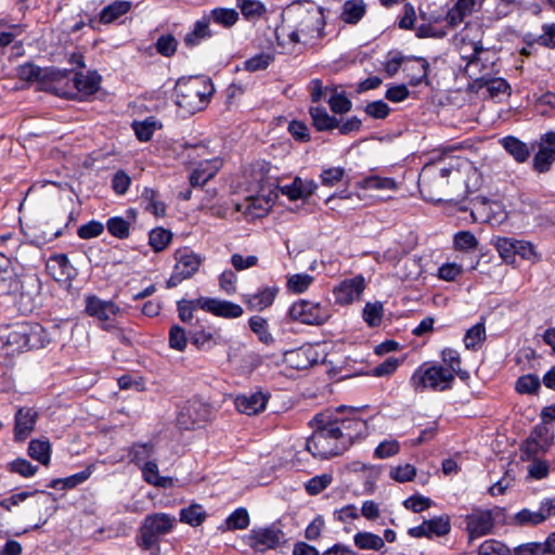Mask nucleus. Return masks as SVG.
<instances>
[{
  "label": "nucleus",
  "mask_w": 555,
  "mask_h": 555,
  "mask_svg": "<svg viewBox=\"0 0 555 555\" xmlns=\"http://www.w3.org/2000/svg\"><path fill=\"white\" fill-rule=\"evenodd\" d=\"M172 234L163 228L154 229L150 232V245L155 251L164 250L170 243Z\"/></svg>",
  "instance_id": "nucleus-54"
},
{
  "label": "nucleus",
  "mask_w": 555,
  "mask_h": 555,
  "mask_svg": "<svg viewBox=\"0 0 555 555\" xmlns=\"http://www.w3.org/2000/svg\"><path fill=\"white\" fill-rule=\"evenodd\" d=\"M501 144L517 163H525L530 156L528 145L516 137H505L501 140Z\"/></svg>",
  "instance_id": "nucleus-30"
},
{
  "label": "nucleus",
  "mask_w": 555,
  "mask_h": 555,
  "mask_svg": "<svg viewBox=\"0 0 555 555\" xmlns=\"http://www.w3.org/2000/svg\"><path fill=\"white\" fill-rule=\"evenodd\" d=\"M154 451V444L151 442L146 443H134L129 450V456L131 462L141 464L145 460L152 456Z\"/></svg>",
  "instance_id": "nucleus-56"
},
{
  "label": "nucleus",
  "mask_w": 555,
  "mask_h": 555,
  "mask_svg": "<svg viewBox=\"0 0 555 555\" xmlns=\"http://www.w3.org/2000/svg\"><path fill=\"white\" fill-rule=\"evenodd\" d=\"M249 327L263 344L269 345L273 341V337L268 331V323L263 318L258 315L251 317L249 319Z\"/></svg>",
  "instance_id": "nucleus-55"
},
{
  "label": "nucleus",
  "mask_w": 555,
  "mask_h": 555,
  "mask_svg": "<svg viewBox=\"0 0 555 555\" xmlns=\"http://www.w3.org/2000/svg\"><path fill=\"white\" fill-rule=\"evenodd\" d=\"M101 76L96 72L76 73L73 86L76 91L86 95L94 94L100 88Z\"/></svg>",
  "instance_id": "nucleus-27"
},
{
  "label": "nucleus",
  "mask_w": 555,
  "mask_h": 555,
  "mask_svg": "<svg viewBox=\"0 0 555 555\" xmlns=\"http://www.w3.org/2000/svg\"><path fill=\"white\" fill-rule=\"evenodd\" d=\"M31 508L38 514V522L31 528H40L56 512L55 498L52 493L42 492L41 495L33 502Z\"/></svg>",
  "instance_id": "nucleus-23"
},
{
  "label": "nucleus",
  "mask_w": 555,
  "mask_h": 555,
  "mask_svg": "<svg viewBox=\"0 0 555 555\" xmlns=\"http://www.w3.org/2000/svg\"><path fill=\"white\" fill-rule=\"evenodd\" d=\"M108 232L118 238H126L129 236V222L121 217H112L106 223Z\"/></svg>",
  "instance_id": "nucleus-59"
},
{
  "label": "nucleus",
  "mask_w": 555,
  "mask_h": 555,
  "mask_svg": "<svg viewBox=\"0 0 555 555\" xmlns=\"http://www.w3.org/2000/svg\"><path fill=\"white\" fill-rule=\"evenodd\" d=\"M317 189L318 184L313 180H302L299 177H296L292 183L280 186L281 193L291 201L306 199L311 196Z\"/></svg>",
  "instance_id": "nucleus-21"
},
{
  "label": "nucleus",
  "mask_w": 555,
  "mask_h": 555,
  "mask_svg": "<svg viewBox=\"0 0 555 555\" xmlns=\"http://www.w3.org/2000/svg\"><path fill=\"white\" fill-rule=\"evenodd\" d=\"M478 555H512V550L503 542L490 539L480 544Z\"/></svg>",
  "instance_id": "nucleus-52"
},
{
  "label": "nucleus",
  "mask_w": 555,
  "mask_h": 555,
  "mask_svg": "<svg viewBox=\"0 0 555 555\" xmlns=\"http://www.w3.org/2000/svg\"><path fill=\"white\" fill-rule=\"evenodd\" d=\"M70 264L64 254L51 256L47 261V271L55 281H64L70 274Z\"/></svg>",
  "instance_id": "nucleus-29"
},
{
  "label": "nucleus",
  "mask_w": 555,
  "mask_h": 555,
  "mask_svg": "<svg viewBox=\"0 0 555 555\" xmlns=\"http://www.w3.org/2000/svg\"><path fill=\"white\" fill-rule=\"evenodd\" d=\"M485 339V322H479L466 331L464 336V344L466 349L476 350Z\"/></svg>",
  "instance_id": "nucleus-42"
},
{
  "label": "nucleus",
  "mask_w": 555,
  "mask_h": 555,
  "mask_svg": "<svg viewBox=\"0 0 555 555\" xmlns=\"http://www.w3.org/2000/svg\"><path fill=\"white\" fill-rule=\"evenodd\" d=\"M354 545L360 550L379 551L384 547V539L375 533L361 531L353 537Z\"/></svg>",
  "instance_id": "nucleus-39"
},
{
  "label": "nucleus",
  "mask_w": 555,
  "mask_h": 555,
  "mask_svg": "<svg viewBox=\"0 0 555 555\" xmlns=\"http://www.w3.org/2000/svg\"><path fill=\"white\" fill-rule=\"evenodd\" d=\"M288 314L293 320H297L301 323L320 325L331 318V310L327 306L300 300L289 308Z\"/></svg>",
  "instance_id": "nucleus-8"
},
{
  "label": "nucleus",
  "mask_w": 555,
  "mask_h": 555,
  "mask_svg": "<svg viewBox=\"0 0 555 555\" xmlns=\"http://www.w3.org/2000/svg\"><path fill=\"white\" fill-rule=\"evenodd\" d=\"M366 4L363 0H348L344 3L340 18L347 24H357L365 14Z\"/></svg>",
  "instance_id": "nucleus-34"
},
{
  "label": "nucleus",
  "mask_w": 555,
  "mask_h": 555,
  "mask_svg": "<svg viewBox=\"0 0 555 555\" xmlns=\"http://www.w3.org/2000/svg\"><path fill=\"white\" fill-rule=\"evenodd\" d=\"M209 24L210 18L206 16L197 21L194 25L193 30L186 34L184 38L185 44L189 47H194L198 44L203 39L209 38L211 36Z\"/></svg>",
  "instance_id": "nucleus-38"
},
{
  "label": "nucleus",
  "mask_w": 555,
  "mask_h": 555,
  "mask_svg": "<svg viewBox=\"0 0 555 555\" xmlns=\"http://www.w3.org/2000/svg\"><path fill=\"white\" fill-rule=\"evenodd\" d=\"M313 278L307 273L293 274L287 280V286L294 293H304L312 283Z\"/></svg>",
  "instance_id": "nucleus-64"
},
{
  "label": "nucleus",
  "mask_w": 555,
  "mask_h": 555,
  "mask_svg": "<svg viewBox=\"0 0 555 555\" xmlns=\"http://www.w3.org/2000/svg\"><path fill=\"white\" fill-rule=\"evenodd\" d=\"M70 70L56 67L41 68L33 63H25L17 67V76L25 81H37L40 88L59 96L72 98Z\"/></svg>",
  "instance_id": "nucleus-3"
},
{
  "label": "nucleus",
  "mask_w": 555,
  "mask_h": 555,
  "mask_svg": "<svg viewBox=\"0 0 555 555\" xmlns=\"http://www.w3.org/2000/svg\"><path fill=\"white\" fill-rule=\"evenodd\" d=\"M365 288V280L362 275L346 279L340 282L333 291L335 302L339 305H350L360 299Z\"/></svg>",
  "instance_id": "nucleus-13"
},
{
  "label": "nucleus",
  "mask_w": 555,
  "mask_h": 555,
  "mask_svg": "<svg viewBox=\"0 0 555 555\" xmlns=\"http://www.w3.org/2000/svg\"><path fill=\"white\" fill-rule=\"evenodd\" d=\"M205 517L206 514L201 505H191L180 511V520L193 527L199 526Z\"/></svg>",
  "instance_id": "nucleus-49"
},
{
  "label": "nucleus",
  "mask_w": 555,
  "mask_h": 555,
  "mask_svg": "<svg viewBox=\"0 0 555 555\" xmlns=\"http://www.w3.org/2000/svg\"><path fill=\"white\" fill-rule=\"evenodd\" d=\"M555 162V150L544 147L541 144L538 153L533 157V168L538 172H546L551 165Z\"/></svg>",
  "instance_id": "nucleus-43"
},
{
  "label": "nucleus",
  "mask_w": 555,
  "mask_h": 555,
  "mask_svg": "<svg viewBox=\"0 0 555 555\" xmlns=\"http://www.w3.org/2000/svg\"><path fill=\"white\" fill-rule=\"evenodd\" d=\"M276 292V288H263L254 295L247 296L246 304L249 309L261 311L272 305Z\"/></svg>",
  "instance_id": "nucleus-35"
},
{
  "label": "nucleus",
  "mask_w": 555,
  "mask_h": 555,
  "mask_svg": "<svg viewBox=\"0 0 555 555\" xmlns=\"http://www.w3.org/2000/svg\"><path fill=\"white\" fill-rule=\"evenodd\" d=\"M28 455L47 466L51 459V444L48 438H38L30 440L27 449Z\"/></svg>",
  "instance_id": "nucleus-31"
},
{
  "label": "nucleus",
  "mask_w": 555,
  "mask_h": 555,
  "mask_svg": "<svg viewBox=\"0 0 555 555\" xmlns=\"http://www.w3.org/2000/svg\"><path fill=\"white\" fill-rule=\"evenodd\" d=\"M327 103L331 111L335 114H346L352 107L351 101L344 93H339L334 87L331 88V96Z\"/></svg>",
  "instance_id": "nucleus-44"
},
{
  "label": "nucleus",
  "mask_w": 555,
  "mask_h": 555,
  "mask_svg": "<svg viewBox=\"0 0 555 555\" xmlns=\"http://www.w3.org/2000/svg\"><path fill=\"white\" fill-rule=\"evenodd\" d=\"M496 250L501 258L507 262L513 263L516 257V240L509 237H499L495 243Z\"/></svg>",
  "instance_id": "nucleus-47"
},
{
  "label": "nucleus",
  "mask_w": 555,
  "mask_h": 555,
  "mask_svg": "<svg viewBox=\"0 0 555 555\" xmlns=\"http://www.w3.org/2000/svg\"><path fill=\"white\" fill-rule=\"evenodd\" d=\"M131 9L130 1H114L113 3L103 8L100 14V21L103 24H111L120 16L128 13Z\"/></svg>",
  "instance_id": "nucleus-37"
},
{
  "label": "nucleus",
  "mask_w": 555,
  "mask_h": 555,
  "mask_svg": "<svg viewBox=\"0 0 555 555\" xmlns=\"http://www.w3.org/2000/svg\"><path fill=\"white\" fill-rule=\"evenodd\" d=\"M284 533L276 527L253 529L248 535L249 545L258 551L266 552L280 545Z\"/></svg>",
  "instance_id": "nucleus-12"
},
{
  "label": "nucleus",
  "mask_w": 555,
  "mask_h": 555,
  "mask_svg": "<svg viewBox=\"0 0 555 555\" xmlns=\"http://www.w3.org/2000/svg\"><path fill=\"white\" fill-rule=\"evenodd\" d=\"M284 25L276 29L275 37L280 46L285 44V38L291 43L308 44L324 36V11L310 1H296L285 10Z\"/></svg>",
  "instance_id": "nucleus-1"
},
{
  "label": "nucleus",
  "mask_w": 555,
  "mask_h": 555,
  "mask_svg": "<svg viewBox=\"0 0 555 555\" xmlns=\"http://www.w3.org/2000/svg\"><path fill=\"white\" fill-rule=\"evenodd\" d=\"M429 64L423 57L405 56L403 72L413 86L420 85L428 73Z\"/></svg>",
  "instance_id": "nucleus-25"
},
{
  "label": "nucleus",
  "mask_w": 555,
  "mask_h": 555,
  "mask_svg": "<svg viewBox=\"0 0 555 555\" xmlns=\"http://www.w3.org/2000/svg\"><path fill=\"white\" fill-rule=\"evenodd\" d=\"M383 305L379 301L367 302L363 309V319L369 326H378L383 318Z\"/></svg>",
  "instance_id": "nucleus-53"
},
{
  "label": "nucleus",
  "mask_w": 555,
  "mask_h": 555,
  "mask_svg": "<svg viewBox=\"0 0 555 555\" xmlns=\"http://www.w3.org/2000/svg\"><path fill=\"white\" fill-rule=\"evenodd\" d=\"M38 412L33 408H20L14 417V440L25 441L35 429Z\"/></svg>",
  "instance_id": "nucleus-18"
},
{
  "label": "nucleus",
  "mask_w": 555,
  "mask_h": 555,
  "mask_svg": "<svg viewBox=\"0 0 555 555\" xmlns=\"http://www.w3.org/2000/svg\"><path fill=\"white\" fill-rule=\"evenodd\" d=\"M333 478L328 474H323L311 478L306 483V491L311 495H317L325 490L332 482Z\"/></svg>",
  "instance_id": "nucleus-63"
},
{
  "label": "nucleus",
  "mask_w": 555,
  "mask_h": 555,
  "mask_svg": "<svg viewBox=\"0 0 555 555\" xmlns=\"http://www.w3.org/2000/svg\"><path fill=\"white\" fill-rule=\"evenodd\" d=\"M249 525V515L243 507L235 509L227 518V528L230 530L245 529Z\"/></svg>",
  "instance_id": "nucleus-60"
},
{
  "label": "nucleus",
  "mask_w": 555,
  "mask_h": 555,
  "mask_svg": "<svg viewBox=\"0 0 555 555\" xmlns=\"http://www.w3.org/2000/svg\"><path fill=\"white\" fill-rule=\"evenodd\" d=\"M467 36L461 35L462 46L460 47L461 55L464 60L467 61L465 66V72L469 77L475 75L470 72L472 66L477 62L478 54L483 50L481 41L468 40L466 42Z\"/></svg>",
  "instance_id": "nucleus-28"
},
{
  "label": "nucleus",
  "mask_w": 555,
  "mask_h": 555,
  "mask_svg": "<svg viewBox=\"0 0 555 555\" xmlns=\"http://www.w3.org/2000/svg\"><path fill=\"white\" fill-rule=\"evenodd\" d=\"M176 260L175 270L178 274L182 275V279H189L194 275L202 263V259L198 255L186 249L178 250Z\"/></svg>",
  "instance_id": "nucleus-24"
},
{
  "label": "nucleus",
  "mask_w": 555,
  "mask_h": 555,
  "mask_svg": "<svg viewBox=\"0 0 555 555\" xmlns=\"http://www.w3.org/2000/svg\"><path fill=\"white\" fill-rule=\"evenodd\" d=\"M416 476V468L411 464H403L391 467L389 477L397 482L411 481Z\"/></svg>",
  "instance_id": "nucleus-57"
},
{
  "label": "nucleus",
  "mask_w": 555,
  "mask_h": 555,
  "mask_svg": "<svg viewBox=\"0 0 555 555\" xmlns=\"http://www.w3.org/2000/svg\"><path fill=\"white\" fill-rule=\"evenodd\" d=\"M332 425L346 449L366 433V423L353 416L339 417L332 414Z\"/></svg>",
  "instance_id": "nucleus-10"
},
{
  "label": "nucleus",
  "mask_w": 555,
  "mask_h": 555,
  "mask_svg": "<svg viewBox=\"0 0 555 555\" xmlns=\"http://www.w3.org/2000/svg\"><path fill=\"white\" fill-rule=\"evenodd\" d=\"M142 474L146 482L158 487L166 486V478L159 476L158 466L155 462H145Z\"/></svg>",
  "instance_id": "nucleus-61"
},
{
  "label": "nucleus",
  "mask_w": 555,
  "mask_h": 555,
  "mask_svg": "<svg viewBox=\"0 0 555 555\" xmlns=\"http://www.w3.org/2000/svg\"><path fill=\"white\" fill-rule=\"evenodd\" d=\"M221 166L222 160L220 158L201 162L190 175V184L193 188L204 185L216 176Z\"/></svg>",
  "instance_id": "nucleus-22"
},
{
  "label": "nucleus",
  "mask_w": 555,
  "mask_h": 555,
  "mask_svg": "<svg viewBox=\"0 0 555 555\" xmlns=\"http://www.w3.org/2000/svg\"><path fill=\"white\" fill-rule=\"evenodd\" d=\"M514 521L518 526H537L545 521V516L538 511L524 508L515 514Z\"/></svg>",
  "instance_id": "nucleus-46"
},
{
  "label": "nucleus",
  "mask_w": 555,
  "mask_h": 555,
  "mask_svg": "<svg viewBox=\"0 0 555 555\" xmlns=\"http://www.w3.org/2000/svg\"><path fill=\"white\" fill-rule=\"evenodd\" d=\"M451 530L448 517L439 516L429 520H424L420 526L409 529V535L413 538L443 537Z\"/></svg>",
  "instance_id": "nucleus-17"
},
{
  "label": "nucleus",
  "mask_w": 555,
  "mask_h": 555,
  "mask_svg": "<svg viewBox=\"0 0 555 555\" xmlns=\"http://www.w3.org/2000/svg\"><path fill=\"white\" fill-rule=\"evenodd\" d=\"M26 335L25 323L17 324L8 333L7 345L16 351L26 350Z\"/></svg>",
  "instance_id": "nucleus-48"
},
{
  "label": "nucleus",
  "mask_w": 555,
  "mask_h": 555,
  "mask_svg": "<svg viewBox=\"0 0 555 555\" xmlns=\"http://www.w3.org/2000/svg\"><path fill=\"white\" fill-rule=\"evenodd\" d=\"M210 21L222 25L223 27L233 26L238 20V13L234 9L218 8L214 9L208 16Z\"/></svg>",
  "instance_id": "nucleus-45"
},
{
  "label": "nucleus",
  "mask_w": 555,
  "mask_h": 555,
  "mask_svg": "<svg viewBox=\"0 0 555 555\" xmlns=\"http://www.w3.org/2000/svg\"><path fill=\"white\" fill-rule=\"evenodd\" d=\"M85 304L86 313L102 322L103 330L111 331L115 327L112 320L120 312V308L114 301L101 299L95 295H87Z\"/></svg>",
  "instance_id": "nucleus-9"
},
{
  "label": "nucleus",
  "mask_w": 555,
  "mask_h": 555,
  "mask_svg": "<svg viewBox=\"0 0 555 555\" xmlns=\"http://www.w3.org/2000/svg\"><path fill=\"white\" fill-rule=\"evenodd\" d=\"M178 42L176 38L170 35H162L155 42L156 51L164 56H172L177 51Z\"/></svg>",
  "instance_id": "nucleus-58"
},
{
  "label": "nucleus",
  "mask_w": 555,
  "mask_h": 555,
  "mask_svg": "<svg viewBox=\"0 0 555 555\" xmlns=\"http://www.w3.org/2000/svg\"><path fill=\"white\" fill-rule=\"evenodd\" d=\"M274 61V55L269 52H261L244 62V68L248 72L266 69Z\"/></svg>",
  "instance_id": "nucleus-51"
},
{
  "label": "nucleus",
  "mask_w": 555,
  "mask_h": 555,
  "mask_svg": "<svg viewBox=\"0 0 555 555\" xmlns=\"http://www.w3.org/2000/svg\"><path fill=\"white\" fill-rule=\"evenodd\" d=\"M271 208L270 199L261 196H251L244 203L236 205V210L243 212L250 219L262 218Z\"/></svg>",
  "instance_id": "nucleus-26"
},
{
  "label": "nucleus",
  "mask_w": 555,
  "mask_h": 555,
  "mask_svg": "<svg viewBox=\"0 0 555 555\" xmlns=\"http://www.w3.org/2000/svg\"><path fill=\"white\" fill-rule=\"evenodd\" d=\"M236 2H237V5L241 9L242 14L247 20L259 18L266 12V8H264V5L260 1H257V0H236Z\"/></svg>",
  "instance_id": "nucleus-50"
},
{
  "label": "nucleus",
  "mask_w": 555,
  "mask_h": 555,
  "mask_svg": "<svg viewBox=\"0 0 555 555\" xmlns=\"http://www.w3.org/2000/svg\"><path fill=\"white\" fill-rule=\"evenodd\" d=\"M209 416L208 406L197 400L189 401L179 412L177 423L182 429H192L199 426Z\"/></svg>",
  "instance_id": "nucleus-11"
},
{
  "label": "nucleus",
  "mask_w": 555,
  "mask_h": 555,
  "mask_svg": "<svg viewBox=\"0 0 555 555\" xmlns=\"http://www.w3.org/2000/svg\"><path fill=\"white\" fill-rule=\"evenodd\" d=\"M465 522L470 541L491 533L494 527L491 511H474L465 517Z\"/></svg>",
  "instance_id": "nucleus-15"
},
{
  "label": "nucleus",
  "mask_w": 555,
  "mask_h": 555,
  "mask_svg": "<svg viewBox=\"0 0 555 555\" xmlns=\"http://www.w3.org/2000/svg\"><path fill=\"white\" fill-rule=\"evenodd\" d=\"M315 429L306 442L307 450L315 459H330L347 450L332 425V413L322 412L314 416Z\"/></svg>",
  "instance_id": "nucleus-2"
},
{
  "label": "nucleus",
  "mask_w": 555,
  "mask_h": 555,
  "mask_svg": "<svg viewBox=\"0 0 555 555\" xmlns=\"http://www.w3.org/2000/svg\"><path fill=\"white\" fill-rule=\"evenodd\" d=\"M285 362L293 369L306 370L319 362V352L311 344L288 350L284 353Z\"/></svg>",
  "instance_id": "nucleus-16"
},
{
  "label": "nucleus",
  "mask_w": 555,
  "mask_h": 555,
  "mask_svg": "<svg viewBox=\"0 0 555 555\" xmlns=\"http://www.w3.org/2000/svg\"><path fill=\"white\" fill-rule=\"evenodd\" d=\"M176 522V517L166 513L146 515L135 537L137 545L151 555H159V540L173 530Z\"/></svg>",
  "instance_id": "nucleus-5"
},
{
  "label": "nucleus",
  "mask_w": 555,
  "mask_h": 555,
  "mask_svg": "<svg viewBox=\"0 0 555 555\" xmlns=\"http://www.w3.org/2000/svg\"><path fill=\"white\" fill-rule=\"evenodd\" d=\"M13 251H0V296L9 295L20 288V281L11 262Z\"/></svg>",
  "instance_id": "nucleus-19"
},
{
  "label": "nucleus",
  "mask_w": 555,
  "mask_h": 555,
  "mask_svg": "<svg viewBox=\"0 0 555 555\" xmlns=\"http://www.w3.org/2000/svg\"><path fill=\"white\" fill-rule=\"evenodd\" d=\"M310 116L318 131H331L339 126V119L331 116L324 107H310Z\"/></svg>",
  "instance_id": "nucleus-33"
},
{
  "label": "nucleus",
  "mask_w": 555,
  "mask_h": 555,
  "mask_svg": "<svg viewBox=\"0 0 555 555\" xmlns=\"http://www.w3.org/2000/svg\"><path fill=\"white\" fill-rule=\"evenodd\" d=\"M267 402L268 396L260 391L241 395L235 399L236 409L247 415H255L262 412L266 409Z\"/></svg>",
  "instance_id": "nucleus-20"
},
{
  "label": "nucleus",
  "mask_w": 555,
  "mask_h": 555,
  "mask_svg": "<svg viewBox=\"0 0 555 555\" xmlns=\"http://www.w3.org/2000/svg\"><path fill=\"white\" fill-rule=\"evenodd\" d=\"M442 361L446 364V369L451 371V375L455 378L457 375L461 379H467L469 373L461 369V357L460 353L451 348H446L441 352Z\"/></svg>",
  "instance_id": "nucleus-36"
},
{
  "label": "nucleus",
  "mask_w": 555,
  "mask_h": 555,
  "mask_svg": "<svg viewBox=\"0 0 555 555\" xmlns=\"http://www.w3.org/2000/svg\"><path fill=\"white\" fill-rule=\"evenodd\" d=\"M359 184L364 190L395 191L398 188L397 182L393 179L378 176L367 177Z\"/></svg>",
  "instance_id": "nucleus-41"
},
{
  "label": "nucleus",
  "mask_w": 555,
  "mask_h": 555,
  "mask_svg": "<svg viewBox=\"0 0 555 555\" xmlns=\"http://www.w3.org/2000/svg\"><path fill=\"white\" fill-rule=\"evenodd\" d=\"M26 330V349H39L50 343V337L46 330L39 324L25 323Z\"/></svg>",
  "instance_id": "nucleus-32"
},
{
  "label": "nucleus",
  "mask_w": 555,
  "mask_h": 555,
  "mask_svg": "<svg viewBox=\"0 0 555 555\" xmlns=\"http://www.w3.org/2000/svg\"><path fill=\"white\" fill-rule=\"evenodd\" d=\"M176 103L185 114H194L206 107L214 93L210 79L203 76L180 78L175 87Z\"/></svg>",
  "instance_id": "nucleus-4"
},
{
  "label": "nucleus",
  "mask_w": 555,
  "mask_h": 555,
  "mask_svg": "<svg viewBox=\"0 0 555 555\" xmlns=\"http://www.w3.org/2000/svg\"><path fill=\"white\" fill-rule=\"evenodd\" d=\"M541 386L540 379L535 375H524L516 382V390L519 393H534Z\"/></svg>",
  "instance_id": "nucleus-62"
},
{
  "label": "nucleus",
  "mask_w": 555,
  "mask_h": 555,
  "mask_svg": "<svg viewBox=\"0 0 555 555\" xmlns=\"http://www.w3.org/2000/svg\"><path fill=\"white\" fill-rule=\"evenodd\" d=\"M197 305L204 311L228 319L238 318L244 312L240 305L217 298L201 297L197 298Z\"/></svg>",
  "instance_id": "nucleus-14"
},
{
  "label": "nucleus",
  "mask_w": 555,
  "mask_h": 555,
  "mask_svg": "<svg viewBox=\"0 0 555 555\" xmlns=\"http://www.w3.org/2000/svg\"><path fill=\"white\" fill-rule=\"evenodd\" d=\"M459 173L454 167H448L441 163L426 165L420 175V191L427 201L442 202L443 195L448 194L449 178Z\"/></svg>",
  "instance_id": "nucleus-6"
},
{
  "label": "nucleus",
  "mask_w": 555,
  "mask_h": 555,
  "mask_svg": "<svg viewBox=\"0 0 555 555\" xmlns=\"http://www.w3.org/2000/svg\"><path fill=\"white\" fill-rule=\"evenodd\" d=\"M454 377L451 371L443 365L421 366L412 375L410 383L415 391L431 389L434 391H444L452 387Z\"/></svg>",
  "instance_id": "nucleus-7"
},
{
  "label": "nucleus",
  "mask_w": 555,
  "mask_h": 555,
  "mask_svg": "<svg viewBox=\"0 0 555 555\" xmlns=\"http://www.w3.org/2000/svg\"><path fill=\"white\" fill-rule=\"evenodd\" d=\"M132 128L140 141L147 142L152 139L155 130L160 128V124L154 117H149L143 121H134Z\"/></svg>",
  "instance_id": "nucleus-40"
}]
</instances>
